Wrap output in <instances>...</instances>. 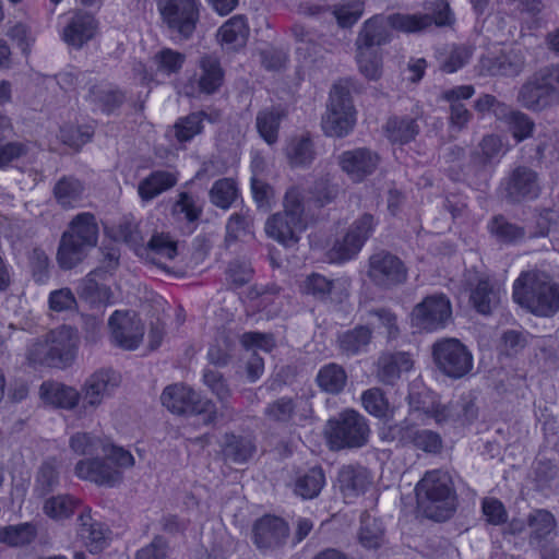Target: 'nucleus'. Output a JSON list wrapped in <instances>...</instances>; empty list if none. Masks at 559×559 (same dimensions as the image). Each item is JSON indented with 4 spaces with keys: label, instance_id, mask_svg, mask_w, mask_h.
I'll use <instances>...</instances> for the list:
<instances>
[{
    "label": "nucleus",
    "instance_id": "nucleus-1",
    "mask_svg": "<svg viewBox=\"0 0 559 559\" xmlns=\"http://www.w3.org/2000/svg\"><path fill=\"white\" fill-rule=\"evenodd\" d=\"M430 26L431 19L428 15L376 14L362 23L354 45L355 47L381 49V46L392 40L393 29L404 33H419Z\"/></svg>",
    "mask_w": 559,
    "mask_h": 559
},
{
    "label": "nucleus",
    "instance_id": "nucleus-2",
    "mask_svg": "<svg viewBox=\"0 0 559 559\" xmlns=\"http://www.w3.org/2000/svg\"><path fill=\"white\" fill-rule=\"evenodd\" d=\"M513 299L522 308L539 317L559 311V285L539 272H523L513 284Z\"/></svg>",
    "mask_w": 559,
    "mask_h": 559
},
{
    "label": "nucleus",
    "instance_id": "nucleus-3",
    "mask_svg": "<svg viewBox=\"0 0 559 559\" xmlns=\"http://www.w3.org/2000/svg\"><path fill=\"white\" fill-rule=\"evenodd\" d=\"M418 506L425 515L441 522L449 519L456 507L451 476L441 469L427 472L415 488Z\"/></svg>",
    "mask_w": 559,
    "mask_h": 559
},
{
    "label": "nucleus",
    "instance_id": "nucleus-4",
    "mask_svg": "<svg viewBox=\"0 0 559 559\" xmlns=\"http://www.w3.org/2000/svg\"><path fill=\"white\" fill-rule=\"evenodd\" d=\"M306 226L304 197L298 188L293 187L285 194L284 210L267 219L265 231L273 239L290 247L299 241Z\"/></svg>",
    "mask_w": 559,
    "mask_h": 559
},
{
    "label": "nucleus",
    "instance_id": "nucleus-5",
    "mask_svg": "<svg viewBox=\"0 0 559 559\" xmlns=\"http://www.w3.org/2000/svg\"><path fill=\"white\" fill-rule=\"evenodd\" d=\"M325 436L332 450L358 449L368 443L370 427L364 415L345 409L328 420Z\"/></svg>",
    "mask_w": 559,
    "mask_h": 559
},
{
    "label": "nucleus",
    "instance_id": "nucleus-6",
    "mask_svg": "<svg viewBox=\"0 0 559 559\" xmlns=\"http://www.w3.org/2000/svg\"><path fill=\"white\" fill-rule=\"evenodd\" d=\"M322 129L328 136H346L356 123V110L349 88L336 83L329 95L326 112L322 117Z\"/></svg>",
    "mask_w": 559,
    "mask_h": 559
},
{
    "label": "nucleus",
    "instance_id": "nucleus-7",
    "mask_svg": "<svg viewBox=\"0 0 559 559\" xmlns=\"http://www.w3.org/2000/svg\"><path fill=\"white\" fill-rule=\"evenodd\" d=\"M433 362L444 376L461 379L473 369V355L457 338L449 337L432 345Z\"/></svg>",
    "mask_w": 559,
    "mask_h": 559
},
{
    "label": "nucleus",
    "instance_id": "nucleus-8",
    "mask_svg": "<svg viewBox=\"0 0 559 559\" xmlns=\"http://www.w3.org/2000/svg\"><path fill=\"white\" fill-rule=\"evenodd\" d=\"M452 320V307L443 294L429 295L414 306L411 312L413 328L433 332L445 328Z\"/></svg>",
    "mask_w": 559,
    "mask_h": 559
},
{
    "label": "nucleus",
    "instance_id": "nucleus-9",
    "mask_svg": "<svg viewBox=\"0 0 559 559\" xmlns=\"http://www.w3.org/2000/svg\"><path fill=\"white\" fill-rule=\"evenodd\" d=\"M70 449L78 455L95 457L104 455L108 460H115L120 467H132L134 457L121 447H117L108 439L100 438L90 432H76L69 440Z\"/></svg>",
    "mask_w": 559,
    "mask_h": 559
},
{
    "label": "nucleus",
    "instance_id": "nucleus-10",
    "mask_svg": "<svg viewBox=\"0 0 559 559\" xmlns=\"http://www.w3.org/2000/svg\"><path fill=\"white\" fill-rule=\"evenodd\" d=\"M367 275L377 287L392 289L407 281V267L399 257L381 250L369 258Z\"/></svg>",
    "mask_w": 559,
    "mask_h": 559
},
{
    "label": "nucleus",
    "instance_id": "nucleus-11",
    "mask_svg": "<svg viewBox=\"0 0 559 559\" xmlns=\"http://www.w3.org/2000/svg\"><path fill=\"white\" fill-rule=\"evenodd\" d=\"M376 222L365 213L348 228L342 239H337L329 251L331 262H344L354 258L373 231Z\"/></svg>",
    "mask_w": 559,
    "mask_h": 559
},
{
    "label": "nucleus",
    "instance_id": "nucleus-12",
    "mask_svg": "<svg viewBox=\"0 0 559 559\" xmlns=\"http://www.w3.org/2000/svg\"><path fill=\"white\" fill-rule=\"evenodd\" d=\"M381 439L389 442L396 441L403 447L413 445L429 453H436L441 449V438L438 433L418 429L407 420L384 428L381 431Z\"/></svg>",
    "mask_w": 559,
    "mask_h": 559
},
{
    "label": "nucleus",
    "instance_id": "nucleus-13",
    "mask_svg": "<svg viewBox=\"0 0 559 559\" xmlns=\"http://www.w3.org/2000/svg\"><path fill=\"white\" fill-rule=\"evenodd\" d=\"M525 68V52L520 47L501 49L483 56L477 64L480 75L513 78Z\"/></svg>",
    "mask_w": 559,
    "mask_h": 559
},
{
    "label": "nucleus",
    "instance_id": "nucleus-14",
    "mask_svg": "<svg viewBox=\"0 0 559 559\" xmlns=\"http://www.w3.org/2000/svg\"><path fill=\"white\" fill-rule=\"evenodd\" d=\"M109 337L114 345L133 350L144 336V324L129 311L116 310L108 320Z\"/></svg>",
    "mask_w": 559,
    "mask_h": 559
},
{
    "label": "nucleus",
    "instance_id": "nucleus-15",
    "mask_svg": "<svg viewBox=\"0 0 559 559\" xmlns=\"http://www.w3.org/2000/svg\"><path fill=\"white\" fill-rule=\"evenodd\" d=\"M119 383L120 377L112 370H99L90 376L80 391V414L93 413Z\"/></svg>",
    "mask_w": 559,
    "mask_h": 559
},
{
    "label": "nucleus",
    "instance_id": "nucleus-16",
    "mask_svg": "<svg viewBox=\"0 0 559 559\" xmlns=\"http://www.w3.org/2000/svg\"><path fill=\"white\" fill-rule=\"evenodd\" d=\"M160 401L168 411L178 415L201 414L210 412L214 406L212 401L201 399L194 390L183 383L166 386Z\"/></svg>",
    "mask_w": 559,
    "mask_h": 559
},
{
    "label": "nucleus",
    "instance_id": "nucleus-17",
    "mask_svg": "<svg viewBox=\"0 0 559 559\" xmlns=\"http://www.w3.org/2000/svg\"><path fill=\"white\" fill-rule=\"evenodd\" d=\"M158 9L171 31L183 38L191 36L199 15L194 0H158Z\"/></svg>",
    "mask_w": 559,
    "mask_h": 559
},
{
    "label": "nucleus",
    "instance_id": "nucleus-18",
    "mask_svg": "<svg viewBox=\"0 0 559 559\" xmlns=\"http://www.w3.org/2000/svg\"><path fill=\"white\" fill-rule=\"evenodd\" d=\"M115 460H108L104 455L80 460L75 467V475L85 480L100 486L114 487L122 480V473Z\"/></svg>",
    "mask_w": 559,
    "mask_h": 559
},
{
    "label": "nucleus",
    "instance_id": "nucleus-19",
    "mask_svg": "<svg viewBox=\"0 0 559 559\" xmlns=\"http://www.w3.org/2000/svg\"><path fill=\"white\" fill-rule=\"evenodd\" d=\"M539 193L538 174L527 166L515 167L504 180V197L511 203L536 199Z\"/></svg>",
    "mask_w": 559,
    "mask_h": 559
},
{
    "label": "nucleus",
    "instance_id": "nucleus-20",
    "mask_svg": "<svg viewBox=\"0 0 559 559\" xmlns=\"http://www.w3.org/2000/svg\"><path fill=\"white\" fill-rule=\"evenodd\" d=\"M252 535L253 543L259 549H276L285 545L289 536V526L278 516L265 515L254 523Z\"/></svg>",
    "mask_w": 559,
    "mask_h": 559
},
{
    "label": "nucleus",
    "instance_id": "nucleus-21",
    "mask_svg": "<svg viewBox=\"0 0 559 559\" xmlns=\"http://www.w3.org/2000/svg\"><path fill=\"white\" fill-rule=\"evenodd\" d=\"M379 162V155L366 147L345 151L338 156L341 169L354 182H361L373 174Z\"/></svg>",
    "mask_w": 559,
    "mask_h": 559
},
{
    "label": "nucleus",
    "instance_id": "nucleus-22",
    "mask_svg": "<svg viewBox=\"0 0 559 559\" xmlns=\"http://www.w3.org/2000/svg\"><path fill=\"white\" fill-rule=\"evenodd\" d=\"M52 361V367L64 368L70 366L78 350L79 336L76 329L70 325H61L47 333Z\"/></svg>",
    "mask_w": 559,
    "mask_h": 559
},
{
    "label": "nucleus",
    "instance_id": "nucleus-23",
    "mask_svg": "<svg viewBox=\"0 0 559 559\" xmlns=\"http://www.w3.org/2000/svg\"><path fill=\"white\" fill-rule=\"evenodd\" d=\"M98 33V22L93 14L75 11L62 32V39L71 47L81 49Z\"/></svg>",
    "mask_w": 559,
    "mask_h": 559
},
{
    "label": "nucleus",
    "instance_id": "nucleus-24",
    "mask_svg": "<svg viewBox=\"0 0 559 559\" xmlns=\"http://www.w3.org/2000/svg\"><path fill=\"white\" fill-rule=\"evenodd\" d=\"M413 367L414 359L408 352H383L376 362V376L381 383L394 385Z\"/></svg>",
    "mask_w": 559,
    "mask_h": 559
},
{
    "label": "nucleus",
    "instance_id": "nucleus-25",
    "mask_svg": "<svg viewBox=\"0 0 559 559\" xmlns=\"http://www.w3.org/2000/svg\"><path fill=\"white\" fill-rule=\"evenodd\" d=\"M193 80L201 93L213 94L216 92L224 81V70L218 57L212 53L201 56L199 71L195 72Z\"/></svg>",
    "mask_w": 559,
    "mask_h": 559
},
{
    "label": "nucleus",
    "instance_id": "nucleus-26",
    "mask_svg": "<svg viewBox=\"0 0 559 559\" xmlns=\"http://www.w3.org/2000/svg\"><path fill=\"white\" fill-rule=\"evenodd\" d=\"M518 100L527 109L540 110L555 99L537 71L520 88Z\"/></svg>",
    "mask_w": 559,
    "mask_h": 559
},
{
    "label": "nucleus",
    "instance_id": "nucleus-27",
    "mask_svg": "<svg viewBox=\"0 0 559 559\" xmlns=\"http://www.w3.org/2000/svg\"><path fill=\"white\" fill-rule=\"evenodd\" d=\"M219 119V111H213L210 114L204 110L194 111L185 117L178 118L169 132L174 135L177 142L186 143L203 131L204 120L216 122Z\"/></svg>",
    "mask_w": 559,
    "mask_h": 559
},
{
    "label": "nucleus",
    "instance_id": "nucleus-28",
    "mask_svg": "<svg viewBox=\"0 0 559 559\" xmlns=\"http://www.w3.org/2000/svg\"><path fill=\"white\" fill-rule=\"evenodd\" d=\"M255 452V444L250 437L225 433L221 444V454L225 463L243 464Z\"/></svg>",
    "mask_w": 559,
    "mask_h": 559
},
{
    "label": "nucleus",
    "instance_id": "nucleus-29",
    "mask_svg": "<svg viewBox=\"0 0 559 559\" xmlns=\"http://www.w3.org/2000/svg\"><path fill=\"white\" fill-rule=\"evenodd\" d=\"M78 521V534L87 549L93 554L100 552L108 544L105 525L93 520L90 510L82 512Z\"/></svg>",
    "mask_w": 559,
    "mask_h": 559
},
{
    "label": "nucleus",
    "instance_id": "nucleus-30",
    "mask_svg": "<svg viewBox=\"0 0 559 559\" xmlns=\"http://www.w3.org/2000/svg\"><path fill=\"white\" fill-rule=\"evenodd\" d=\"M337 483L345 499L364 493L370 484L366 468L354 465H346L340 469Z\"/></svg>",
    "mask_w": 559,
    "mask_h": 559
},
{
    "label": "nucleus",
    "instance_id": "nucleus-31",
    "mask_svg": "<svg viewBox=\"0 0 559 559\" xmlns=\"http://www.w3.org/2000/svg\"><path fill=\"white\" fill-rule=\"evenodd\" d=\"M40 396L45 403L64 409L79 406L81 393L72 386L59 382H44L40 385Z\"/></svg>",
    "mask_w": 559,
    "mask_h": 559
},
{
    "label": "nucleus",
    "instance_id": "nucleus-32",
    "mask_svg": "<svg viewBox=\"0 0 559 559\" xmlns=\"http://www.w3.org/2000/svg\"><path fill=\"white\" fill-rule=\"evenodd\" d=\"M146 259L154 265L170 273L164 260H173L177 255V242L168 234H155L145 248Z\"/></svg>",
    "mask_w": 559,
    "mask_h": 559
},
{
    "label": "nucleus",
    "instance_id": "nucleus-33",
    "mask_svg": "<svg viewBox=\"0 0 559 559\" xmlns=\"http://www.w3.org/2000/svg\"><path fill=\"white\" fill-rule=\"evenodd\" d=\"M469 299L479 313L489 314L500 302V288L488 277H480L471 288Z\"/></svg>",
    "mask_w": 559,
    "mask_h": 559
},
{
    "label": "nucleus",
    "instance_id": "nucleus-34",
    "mask_svg": "<svg viewBox=\"0 0 559 559\" xmlns=\"http://www.w3.org/2000/svg\"><path fill=\"white\" fill-rule=\"evenodd\" d=\"M373 331L367 325H357L345 331L337 337V346L342 355L352 357L367 350Z\"/></svg>",
    "mask_w": 559,
    "mask_h": 559
},
{
    "label": "nucleus",
    "instance_id": "nucleus-35",
    "mask_svg": "<svg viewBox=\"0 0 559 559\" xmlns=\"http://www.w3.org/2000/svg\"><path fill=\"white\" fill-rule=\"evenodd\" d=\"M70 235L75 241L82 242L88 248H94L98 239V225L95 216L91 213L78 214L63 231Z\"/></svg>",
    "mask_w": 559,
    "mask_h": 559
},
{
    "label": "nucleus",
    "instance_id": "nucleus-36",
    "mask_svg": "<svg viewBox=\"0 0 559 559\" xmlns=\"http://www.w3.org/2000/svg\"><path fill=\"white\" fill-rule=\"evenodd\" d=\"M177 183V176L165 170H156L140 181L138 193L142 201L148 202Z\"/></svg>",
    "mask_w": 559,
    "mask_h": 559
},
{
    "label": "nucleus",
    "instance_id": "nucleus-37",
    "mask_svg": "<svg viewBox=\"0 0 559 559\" xmlns=\"http://www.w3.org/2000/svg\"><path fill=\"white\" fill-rule=\"evenodd\" d=\"M91 248L82 242L75 241L70 235L62 234L57 250V262L62 270H72L86 257Z\"/></svg>",
    "mask_w": 559,
    "mask_h": 559
},
{
    "label": "nucleus",
    "instance_id": "nucleus-38",
    "mask_svg": "<svg viewBox=\"0 0 559 559\" xmlns=\"http://www.w3.org/2000/svg\"><path fill=\"white\" fill-rule=\"evenodd\" d=\"M355 61L359 73L368 81H379L383 74L381 49L355 47Z\"/></svg>",
    "mask_w": 559,
    "mask_h": 559
},
{
    "label": "nucleus",
    "instance_id": "nucleus-39",
    "mask_svg": "<svg viewBox=\"0 0 559 559\" xmlns=\"http://www.w3.org/2000/svg\"><path fill=\"white\" fill-rule=\"evenodd\" d=\"M203 382L211 392L222 402L221 417L231 420L235 417V409L228 405L227 401L231 396V390L223 373L210 368L204 369Z\"/></svg>",
    "mask_w": 559,
    "mask_h": 559
},
{
    "label": "nucleus",
    "instance_id": "nucleus-40",
    "mask_svg": "<svg viewBox=\"0 0 559 559\" xmlns=\"http://www.w3.org/2000/svg\"><path fill=\"white\" fill-rule=\"evenodd\" d=\"M347 379V373L341 365L330 362L319 370L316 381L321 391L337 395L345 389Z\"/></svg>",
    "mask_w": 559,
    "mask_h": 559
},
{
    "label": "nucleus",
    "instance_id": "nucleus-41",
    "mask_svg": "<svg viewBox=\"0 0 559 559\" xmlns=\"http://www.w3.org/2000/svg\"><path fill=\"white\" fill-rule=\"evenodd\" d=\"M325 486V474L321 466H313L295 480L294 492L302 499H313L318 497Z\"/></svg>",
    "mask_w": 559,
    "mask_h": 559
},
{
    "label": "nucleus",
    "instance_id": "nucleus-42",
    "mask_svg": "<svg viewBox=\"0 0 559 559\" xmlns=\"http://www.w3.org/2000/svg\"><path fill=\"white\" fill-rule=\"evenodd\" d=\"M285 116V111L277 107L265 108L258 112L257 129L267 144H274L277 141L280 124Z\"/></svg>",
    "mask_w": 559,
    "mask_h": 559
},
{
    "label": "nucleus",
    "instance_id": "nucleus-43",
    "mask_svg": "<svg viewBox=\"0 0 559 559\" xmlns=\"http://www.w3.org/2000/svg\"><path fill=\"white\" fill-rule=\"evenodd\" d=\"M388 139L393 143L406 144L419 132L416 120L409 117H392L384 127Z\"/></svg>",
    "mask_w": 559,
    "mask_h": 559
},
{
    "label": "nucleus",
    "instance_id": "nucleus-44",
    "mask_svg": "<svg viewBox=\"0 0 559 559\" xmlns=\"http://www.w3.org/2000/svg\"><path fill=\"white\" fill-rule=\"evenodd\" d=\"M84 192L83 183L73 176L61 177L53 187V197L62 207H72Z\"/></svg>",
    "mask_w": 559,
    "mask_h": 559
},
{
    "label": "nucleus",
    "instance_id": "nucleus-45",
    "mask_svg": "<svg viewBox=\"0 0 559 559\" xmlns=\"http://www.w3.org/2000/svg\"><path fill=\"white\" fill-rule=\"evenodd\" d=\"M358 539L366 548H379L384 542V527L381 521L365 512L361 515Z\"/></svg>",
    "mask_w": 559,
    "mask_h": 559
},
{
    "label": "nucleus",
    "instance_id": "nucleus-46",
    "mask_svg": "<svg viewBox=\"0 0 559 559\" xmlns=\"http://www.w3.org/2000/svg\"><path fill=\"white\" fill-rule=\"evenodd\" d=\"M88 97L106 114H111L124 102L122 92L103 84L91 86Z\"/></svg>",
    "mask_w": 559,
    "mask_h": 559
},
{
    "label": "nucleus",
    "instance_id": "nucleus-47",
    "mask_svg": "<svg viewBox=\"0 0 559 559\" xmlns=\"http://www.w3.org/2000/svg\"><path fill=\"white\" fill-rule=\"evenodd\" d=\"M286 156L292 166H307L314 159L316 152L309 136L293 138L287 147Z\"/></svg>",
    "mask_w": 559,
    "mask_h": 559
},
{
    "label": "nucleus",
    "instance_id": "nucleus-48",
    "mask_svg": "<svg viewBox=\"0 0 559 559\" xmlns=\"http://www.w3.org/2000/svg\"><path fill=\"white\" fill-rule=\"evenodd\" d=\"M37 535V530L32 523H21L0 528V543L10 547H21L31 544Z\"/></svg>",
    "mask_w": 559,
    "mask_h": 559
},
{
    "label": "nucleus",
    "instance_id": "nucleus-49",
    "mask_svg": "<svg viewBox=\"0 0 559 559\" xmlns=\"http://www.w3.org/2000/svg\"><path fill=\"white\" fill-rule=\"evenodd\" d=\"M95 273L96 271L91 272L80 282L78 294L82 299L92 305H106L111 297L110 288L99 285L94 278Z\"/></svg>",
    "mask_w": 559,
    "mask_h": 559
},
{
    "label": "nucleus",
    "instance_id": "nucleus-50",
    "mask_svg": "<svg viewBox=\"0 0 559 559\" xmlns=\"http://www.w3.org/2000/svg\"><path fill=\"white\" fill-rule=\"evenodd\" d=\"M218 35L225 44L234 47L243 46L249 35L245 17L242 15L231 17L219 28Z\"/></svg>",
    "mask_w": 559,
    "mask_h": 559
},
{
    "label": "nucleus",
    "instance_id": "nucleus-51",
    "mask_svg": "<svg viewBox=\"0 0 559 559\" xmlns=\"http://www.w3.org/2000/svg\"><path fill=\"white\" fill-rule=\"evenodd\" d=\"M238 197L236 182L230 178H223L214 182L210 190L211 202L223 210H227Z\"/></svg>",
    "mask_w": 559,
    "mask_h": 559
},
{
    "label": "nucleus",
    "instance_id": "nucleus-52",
    "mask_svg": "<svg viewBox=\"0 0 559 559\" xmlns=\"http://www.w3.org/2000/svg\"><path fill=\"white\" fill-rule=\"evenodd\" d=\"M78 506V500L69 495L50 497L44 503V513L52 520L70 518Z\"/></svg>",
    "mask_w": 559,
    "mask_h": 559
},
{
    "label": "nucleus",
    "instance_id": "nucleus-53",
    "mask_svg": "<svg viewBox=\"0 0 559 559\" xmlns=\"http://www.w3.org/2000/svg\"><path fill=\"white\" fill-rule=\"evenodd\" d=\"M59 485V471L55 462L47 461L39 467L35 485L34 492L38 497H45L56 489Z\"/></svg>",
    "mask_w": 559,
    "mask_h": 559
},
{
    "label": "nucleus",
    "instance_id": "nucleus-54",
    "mask_svg": "<svg viewBox=\"0 0 559 559\" xmlns=\"http://www.w3.org/2000/svg\"><path fill=\"white\" fill-rule=\"evenodd\" d=\"M503 153L504 151L501 138L496 134H488L481 139L477 150L473 152L472 157L475 163L485 166Z\"/></svg>",
    "mask_w": 559,
    "mask_h": 559
},
{
    "label": "nucleus",
    "instance_id": "nucleus-55",
    "mask_svg": "<svg viewBox=\"0 0 559 559\" xmlns=\"http://www.w3.org/2000/svg\"><path fill=\"white\" fill-rule=\"evenodd\" d=\"M511 130L514 139L520 142L532 135L534 130L533 120L525 114L508 107L506 116L501 118Z\"/></svg>",
    "mask_w": 559,
    "mask_h": 559
},
{
    "label": "nucleus",
    "instance_id": "nucleus-56",
    "mask_svg": "<svg viewBox=\"0 0 559 559\" xmlns=\"http://www.w3.org/2000/svg\"><path fill=\"white\" fill-rule=\"evenodd\" d=\"M527 525L531 528V538L542 539L554 532L556 520L549 511L538 509L530 513Z\"/></svg>",
    "mask_w": 559,
    "mask_h": 559
},
{
    "label": "nucleus",
    "instance_id": "nucleus-57",
    "mask_svg": "<svg viewBox=\"0 0 559 559\" xmlns=\"http://www.w3.org/2000/svg\"><path fill=\"white\" fill-rule=\"evenodd\" d=\"M361 402L365 409L376 417L386 418L392 413L384 393L379 388L365 391L361 396Z\"/></svg>",
    "mask_w": 559,
    "mask_h": 559
},
{
    "label": "nucleus",
    "instance_id": "nucleus-58",
    "mask_svg": "<svg viewBox=\"0 0 559 559\" xmlns=\"http://www.w3.org/2000/svg\"><path fill=\"white\" fill-rule=\"evenodd\" d=\"M295 409V401L292 397L283 396L267 404L264 415L271 421L288 423L293 418Z\"/></svg>",
    "mask_w": 559,
    "mask_h": 559
},
{
    "label": "nucleus",
    "instance_id": "nucleus-59",
    "mask_svg": "<svg viewBox=\"0 0 559 559\" xmlns=\"http://www.w3.org/2000/svg\"><path fill=\"white\" fill-rule=\"evenodd\" d=\"M94 130L90 126H66L60 130L62 142L75 150L91 141Z\"/></svg>",
    "mask_w": 559,
    "mask_h": 559
},
{
    "label": "nucleus",
    "instance_id": "nucleus-60",
    "mask_svg": "<svg viewBox=\"0 0 559 559\" xmlns=\"http://www.w3.org/2000/svg\"><path fill=\"white\" fill-rule=\"evenodd\" d=\"M154 60L159 72L173 74L180 71L186 56L170 48H163L155 55Z\"/></svg>",
    "mask_w": 559,
    "mask_h": 559
},
{
    "label": "nucleus",
    "instance_id": "nucleus-61",
    "mask_svg": "<svg viewBox=\"0 0 559 559\" xmlns=\"http://www.w3.org/2000/svg\"><path fill=\"white\" fill-rule=\"evenodd\" d=\"M364 13V2L357 0L347 4H337L333 8L338 26L346 28L353 26Z\"/></svg>",
    "mask_w": 559,
    "mask_h": 559
},
{
    "label": "nucleus",
    "instance_id": "nucleus-62",
    "mask_svg": "<svg viewBox=\"0 0 559 559\" xmlns=\"http://www.w3.org/2000/svg\"><path fill=\"white\" fill-rule=\"evenodd\" d=\"M252 218L247 214H234L226 225V241H236L250 234Z\"/></svg>",
    "mask_w": 559,
    "mask_h": 559
},
{
    "label": "nucleus",
    "instance_id": "nucleus-63",
    "mask_svg": "<svg viewBox=\"0 0 559 559\" xmlns=\"http://www.w3.org/2000/svg\"><path fill=\"white\" fill-rule=\"evenodd\" d=\"M474 48L471 45H459L453 47L447 60L442 63L441 69L444 72L453 73L468 62L473 55Z\"/></svg>",
    "mask_w": 559,
    "mask_h": 559
},
{
    "label": "nucleus",
    "instance_id": "nucleus-64",
    "mask_svg": "<svg viewBox=\"0 0 559 559\" xmlns=\"http://www.w3.org/2000/svg\"><path fill=\"white\" fill-rule=\"evenodd\" d=\"M226 273L230 283L240 287L251 281L253 269L248 261L236 259L229 263Z\"/></svg>",
    "mask_w": 559,
    "mask_h": 559
}]
</instances>
